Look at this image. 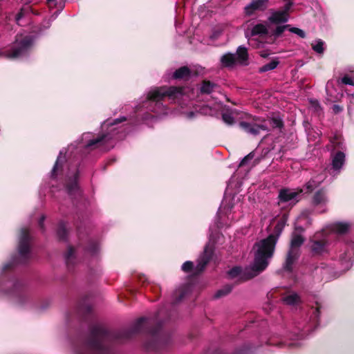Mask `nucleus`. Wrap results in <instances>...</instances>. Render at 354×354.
I'll return each instance as SVG.
<instances>
[{
  "label": "nucleus",
  "instance_id": "nucleus-15",
  "mask_svg": "<svg viewBox=\"0 0 354 354\" xmlns=\"http://www.w3.org/2000/svg\"><path fill=\"white\" fill-rule=\"evenodd\" d=\"M345 156L342 152H338L333 159V168L339 169L344 162Z\"/></svg>",
  "mask_w": 354,
  "mask_h": 354
},
{
  "label": "nucleus",
  "instance_id": "nucleus-26",
  "mask_svg": "<svg viewBox=\"0 0 354 354\" xmlns=\"http://www.w3.org/2000/svg\"><path fill=\"white\" fill-rule=\"evenodd\" d=\"M319 185V183H316L314 180H311L308 181L306 184V188L307 189L308 192H310L313 191L316 187H317Z\"/></svg>",
  "mask_w": 354,
  "mask_h": 354
},
{
  "label": "nucleus",
  "instance_id": "nucleus-7",
  "mask_svg": "<svg viewBox=\"0 0 354 354\" xmlns=\"http://www.w3.org/2000/svg\"><path fill=\"white\" fill-rule=\"evenodd\" d=\"M290 6V3H287L283 10L273 12L268 19L270 22L276 24L286 22L288 19V10Z\"/></svg>",
  "mask_w": 354,
  "mask_h": 354
},
{
  "label": "nucleus",
  "instance_id": "nucleus-47",
  "mask_svg": "<svg viewBox=\"0 0 354 354\" xmlns=\"http://www.w3.org/2000/svg\"><path fill=\"white\" fill-rule=\"evenodd\" d=\"M84 136H89V133H85Z\"/></svg>",
  "mask_w": 354,
  "mask_h": 354
},
{
  "label": "nucleus",
  "instance_id": "nucleus-42",
  "mask_svg": "<svg viewBox=\"0 0 354 354\" xmlns=\"http://www.w3.org/2000/svg\"><path fill=\"white\" fill-rule=\"evenodd\" d=\"M146 320L145 318H140L138 320V323H137V325H138V330L139 329V326L142 323L144 322Z\"/></svg>",
  "mask_w": 354,
  "mask_h": 354
},
{
  "label": "nucleus",
  "instance_id": "nucleus-17",
  "mask_svg": "<svg viewBox=\"0 0 354 354\" xmlns=\"http://www.w3.org/2000/svg\"><path fill=\"white\" fill-rule=\"evenodd\" d=\"M325 249V243L319 241H315L311 245L312 251L317 254H322Z\"/></svg>",
  "mask_w": 354,
  "mask_h": 354
},
{
  "label": "nucleus",
  "instance_id": "nucleus-10",
  "mask_svg": "<svg viewBox=\"0 0 354 354\" xmlns=\"http://www.w3.org/2000/svg\"><path fill=\"white\" fill-rule=\"evenodd\" d=\"M268 0H252V2L245 7L247 15H251L255 10H263L268 6Z\"/></svg>",
  "mask_w": 354,
  "mask_h": 354
},
{
  "label": "nucleus",
  "instance_id": "nucleus-11",
  "mask_svg": "<svg viewBox=\"0 0 354 354\" xmlns=\"http://www.w3.org/2000/svg\"><path fill=\"white\" fill-rule=\"evenodd\" d=\"M328 199L325 192L323 190H319L313 196V204L315 206L323 205H325Z\"/></svg>",
  "mask_w": 354,
  "mask_h": 354
},
{
  "label": "nucleus",
  "instance_id": "nucleus-3",
  "mask_svg": "<svg viewBox=\"0 0 354 354\" xmlns=\"http://www.w3.org/2000/svg\"><path fill=\"white\" fill-rule=\"evenodd\" d=\"M180 92L181 90L176 87H170L167 88L165 87L155 88L149 92L147 97L149 100L158 102L166 95L171 97L176 93H180Z\"/></svg>",
  "mask_w": 354,
  "mask_h": 354
},
{
  "label": "nucleus",
  "instance_id": "nucleus-41",
  "mask_svg": "<svg viewBox=\"0 0 354 354\" xmlns=\"http://www.w3.org/2000/svg\"><path fill=\"white\" fill-rule=\"evenodd\" d=\"M59 159V158H57V161H56V162H55V165H54V167H53V170H52V175H53V176L55 174V171H56V170H57V169Z\"/></svg>",
  "mask_w": 354,
  "mask_h": 354
},
{
  "label": "nucleus",
  "instance_id": "nucleus-9",
  "mask_svg": "<svg viewBox=\"0 0 354 354\" xmlns=\"http://www.w3.org/2000/svg\"><path fill=\"white\" fill-rule=\"evenodd\" d=\"M19 251L21 255H25L29 251L28 231L26 229H22L21 230Z\"/></svg>",
  "mask_w": 354,
  "mask_h": 354
},
{
  "label": "nucleus",
  "instance_id": "nucleus-20",
  "mask_svg": "<svg viewBox=\"0 0 354 354\" xmlns=\"http://www.w3.org/2000/svg\"><path fill=\"white\" fill-rule=\"evenodd\" d=\"M267 33V27L264 24H257L252 30V35H264Z\"/></svg>",
  "mask_w": 354,
  "mask_h": 354
},
{
  "label": "nucleus",
  "instance_id": "nucleus-8",
  "mask_svg": "<svg viewBox=\"0 0 354 354\" xmlns=\"http://www.w3.org/2000/svg\"><path fill=\"white\" fill-rule=\"evenodd\" d=\"M302 192V189H283L279 192V198L281 202H290L296 199L297 196Z\"/></svg>",
  "mask_w": 354,
  "mask_h": 354
},
{
  "label": "nucleus",
  "instance_id": "nucleus-6",
  "mask_svg": "<svg viewBox=\"0 0 354 354\" xmlns=\"http://www.w3.org/2000/svg\"><path fill=\"white\" fill-rule=\"evenodd\" d=\"M31 39L28 37H25L23 39H20L19 37L16 39L15 46L12 52L8 55L10 58H16L19 57L24 52H25L31 44Z\"/></svg>",
  "mask_w": 354,
  "mask_h": 354
},
{
  "label": "nucleus",
  "instance_id": "nucleus-13",
  "mask_svg": "<svg viewBox=\"0 0 354 354\" xmlns=\"http://www.w3.org/2000/svg\"><path fill=\"white\" fill-rule=\"evenodd\" d=\"M236 59L241 64H245L248 59V50L245 47L239 46L237 49Z\"/></svg>",
  "mask_w": 354,
  "mask_h": 354
},
{
  "label": "nucleus",
  "instance_id": "nucleus-25",
  "mask_svg": "<svg viewBox=\"0 0 354 354\" xmlns=\"http://www.w3.org/2000/svg\"><path fill=\"white\" fill-rule=\"evenodd\" d=\"M223 120L225 123L231 125L234 124V119L232 116V113L230 112L224 113L222 115Z\"/></svg>",
  "mask_w": 354,
  "mask_h": 354
},
{
  "label": "nucleus",
  "instance_id": "nucleus-40",
  "mask_svg": "<svg viewBox=\"0 0 354 354\" xmlns=\"http://www.w3.org/2000/svg\"><path fill=\"white\" fill-rule=\"evenodd\" d=\"M65 234V229L62 227L58 231V234L60 236V238H64V235Z\"/></svg>",
  "mask_w": 354,
  "mask_h": 354
},
{
  "label": "nucleus",
  "instance_id": "nucleus-33",
  "mask_svg": "<svg viewBox=\"0 0 354 354\" xmlns=\"http://www.w3.org/2000/svg\"><path fill=\"white\" fill-rule=\"evenodd\" d=\"M77 187V182H76V177L75 178L74 180L71 183V185H68L67 187L68 191L69 193H71L73 190H75Z\"/></svg>",
  "mask_w": 354,
  "mask_h": 354
},
{
  "label": "nucleus",
  "instance_id": "nucleus-34",
  "mask_svg": "<svg viewBox=\"0 0 354 354\" xmlns=\"http://www.w3.org/2000/svg\"><path fill=\"white\" fill-rule=\"evenodd\" d=\"M342 82L344 84L353 85V81L348 76H345L342 79Z\"/></svg>",
  "mask_w": 354,
  "mask_h": 354
},
{
  "label": "nucleus",
  "instance_id": "nucleus-21",
  "mask_svg": "<svg viewBox=\"0 0 354 354\" xmlns=\"http://www.w3.org/2000/svg\"><path fill=\"white\" fill-rule=\"evenodd\" d=\"M283 301L288 305H295L299 301V297L296 293H292L284 297Z\"/></svg>",
  "mask_w": 354,
  "mask_h": 354
},
{
  "label": "nucleus",
  "instance_id": "nucleus-29",
  "mask_svg": "<svg viewBox=\"0 0 354 354\" xmlns=\"http://www.w3.org/2000/svg\"><path fill=\"white\" fill-rule=\"evenodd\" d=\"M193 267V263L192 261H186L182 266V269L185 272H189Z\"/></svg>",
  "mask_w": 354,
  "mask_h": 354
},
{
  "label": "nucleus",
  "instance_id": "nucleus-16",
  "mask_svg": "<svg viewBox=\"0 0 354 354\" xmlns=\"http://www.w3.org/2000/svg\"><path fill=\"white\" fill-rule=\"evenodd\" d=\"M210 251L208 252L207 247L205 248L204 251V257H202L201 260L198 261V263L196 266V270L199 272L202 271L207 262L209 261Z\"/></svg>",
  "mask_w": 354,
  "mask_h": 354
},
{
  "label": "nucleus",
  "instance_id": "nucleus-4",
  "mask_svg": "<svg viewBox=\"0 0 354 354\" xmlns=\"http://www.w3.org/2000/svg\"><path fill=\"white\" fill-rule=\"evenodd\" d=\"M241 128L246 133L257 136L261 131L268 130V126L265 121L258 122L257 120L253 119L252 121H243L239 124Z\"/></svg>",
  "mask_w": 354,
  "mask_h": 354
},
{
  "label": "nucleus",
  "instance_id": "nucleus-24",
  "mask_svg": "<svg viewBox=\"0 0 354 354\" xmlns=\"http://www.w3.org/2000/svg\"><path fill=\"white\" fill-rule=\"evenodd\" d=\"M313 49L318 53H322L324 52V42L321 40H317L315 44H312Z\"/></svg>",
  "mask_w": 354,
  "mask_h": 354
},
{
  "label": "nucleus",
  "instance_id": "nucleus-1",
  "mask_svg": "<svg viewBox=\"0 0 354 354\" xmlns=\"http://www.w3.org/2000/svg\"><path fill=\"white\" fill-rule=\"evenodd\" d=\"M287 220V216L283 215L278 221L274 227V233L254 244L253 247V251L255 252L254 270L263 271L268 266V259L273 255L276 243Z\"/></svg>",
  "mask_w": 354,
  "mask_h": 354
},
{
  "label": "nucleus",
  "instance_id": "nucleus-46",
  "mask_svg": "<svg viewBox=\"0 0 354 354\" xmlns=\"http://www.w3.org/2000/svg\"><path fill=\"white\" fill-rule=\"evenodd\" d=\"M316 313H317V314L319 313V307H317L316 309Z\"/></svg>",
  "mask_w": 354,
  "mask_h": 354
},
{
  "label": "nucleus",
  "instance_id": "nucleus-31",
  "mask_svg": "<svg viewBox=\"0 0 354 354\" xmlns=\"http://www.w3.org/2000/svg\"><path fill=\"white\" fill-rule=\"evenodd\" d=\"M289 27L288 25H286V26H278L277 28H276V30L274 32V35L278 37L279 36L283 31L284 30Z\"/></svg>",
  "mask_w": 354,
  "mask_h": 354
},
{
  "label": "nucleus",
  "instance_id": "nucleus-35",
  "mask_svg": "<svg viewBox=\"0 0 354 354\" xmlns=\"http://www.w3.org/2000/svg\"><path fill=\"white\" fill-rule=\"evenodd\" d=\"M272 126L274 127H281L282 126V122L279 119L273 118L272 120Z\"/></svg>",
  "mask_w": 354,
  "mask_h": 354
},
{
  "label": "nucleus",
  "instance_id": "nucleus-30",
  "mask_svg": "<svg viewBox=\"0 0 354 354\" xmlns=\"http://www.w3.org/2000/svg\"><path fill=\"white\" fill-rule=\"evenodd\" d=\"M253 158H254V154L252 153H250L248 155H247L246 156H245L243 158V160H241V162L239 164V167H242V166L245 165L248 160H252Z\"/></svg>",
  "mask_w": 354,
  "mask_h": 354
},
{
  "label": "nucleus",
  "instance_id": "nucleus-23",
  "mask_svg": "<svg viewBox=\"0 0 354 354\" xmlns=\"http://www.w3.org/2000/svg\"><path fill=\"white\" fill-rule=\"evenodd\" d=\"M232 290V287L230 286H226L223 287V288L218 290L214 295L215 298H220L223 296L227 295L228 293L230 292Z\"/></svg>",
  "mask_w": 354,
  "mask_h": 354
},
{
  "label": "nucleus",
  "instance_id": "nucleus-39",
  "mask_svg": "<svg viewBox=\"0 0 354 354\" xmlns=\"http://www.w3.org/2000/svg\"><path fill=\"white\" fill-rule=\"evenodd\" d=\"M48 6L51 8L55 6V0H47Z\"/></svg>",
  "mask_w": 354,
  "mask_h": 354
},
{
  "label": "nucleus",
  "instance_id": "nucleus-19",
  "mask_svg": "<svg viewBox=\"0 0 354 354\" xmlns=\"http://www.w3.org/2000/svg\"><path fill=\"white\" fill-rule=\"evenodd\" d=\"M189 74V70L187 67L183 66L176 70L174 73V77L175 79L183 78L188 76Z\"/></svg>",
  "mask_w": 354,
  "mask_h": 354
},
{
  "label": "nucleus",
  "instance_id": "nucleus-2",
  "mask_svg": "<svg viewBox=\"0 0 354 354\" xmlns=\"http://www.w3.org/2000/svg\"><path fill=\"white\" fill-rule=\"evenodd\" d=\"M304 241V239L301 235L294 234L292 236L290 243V248L284 265V269L286 271L291 272L292 270L293 264L299 255L298 248L302 245Z\"/></svg>",
  "mask_w": 354,
  "mask_h": 354
},
{
  "label": "nucleus",
  "instance_id": "nucleus-36",
  "mask_svg": "<svg viewBox=\"0 0 354 354\" xmlns=\"http://www.w3.org/2000/svg\"><path fill=\"white\" fill-rule=\"evenodd\" d=\"M102 140V138H99V139H96V140H90L86 145V147H91V146H93L98 142H100L101 140Z\"/></svg>",
  "mask_w": 354,
  "mask_h": 354
},
{
  "label": "nucleus",
  "instance_id": "nucleus-44",
  "mask_svg": "<svg viewBox=\"0 0 354 354\" xmlns=\"http://www.w3.org/2000/svg\"><path fill=\"white\" fill-rule=\"evenodd\" d=\"M124 120H125V118H121V119H120V120H119V119H118V120H117V122H121L124 121Z\"/></svg>",
  "mask_w": 354,
  "mask_h": 354
},
{
  "label": "nucleus",
  "instance_id": "nucleus-38",
  "mask_svg": "<svg viewBox=\"0 0 354 354\" xmlns=\"http://www.w3.org/2000/svg\"><path fill=\"white\" fill-rule=\"evenodd\" d=\"M24 9H21V11L16 16V21L18 22L24 17Z\"/></svg>",
  "mask_w": 354,
  "mask_h": 354
},
{
  "label": "nucleus",
  "instance_id": "nucleus-28",
  "mask_svg": "<svg viewBox=\"0 0 354 354\" xmlns=\"http://www.w3.org/2000/svg\"><path fill=\"white\" fill-rule=\"evenodd\" d=\"M310 104L312 108H313L315 111L319 112L321 110L320 105L317 100H310Z\"/></svg>",
  "mask_w": 354,
  "mask_h": 354
},
{
  "label": "nucleus",
  "instance_id": "nucleus-43",
  "mask_svg": "<svg viewBox=\"0 0 354 354\" xmlns=\"http://www.w3.org/2000/svg\"><path fill=\"white\" fill-rule=\"evenodd\" d=\"M73 250H72V249H70V250H69V251H68V254H67V257H66L68 259H69V257L73 254Z\"/></svg>",
  "mask_w": 354,
  "mask_h": 354
},
{
  "label": "nucleus",
  "instance_id": "nucleus-27",
  "mask_svg": "<svg viewBox=\"0 0 354 354\" xmlns=\"http://www.w3.org/2000/svg\"><path fill=\"white\" fill-rule=\"evenodd\" d=\"M289 30L291 32L297 35L299 37H300L301 38H304L306 37V34H305L304 31L298 28H290Z\"/></svg>",
  "mask_w": 354,
  "mask_h": 354
},
{
  "label": "nucleus",
  "instance_id": "nucleus-32",
  "mask_svg": "<svg viewBox=\"0 0 354 354\" xmlns=\"http://www.w3.org/2000/svg\"><path fill=\"white\" fill-rule=\"evenodd\" d=\"M201 113L205 115H213L214 113L212 109L208 106L203 107L201 109Z\"/></svg>",
  "mask_w": 354,
  "mask_h": 354
},
{
  "label": "nucleus",
  "instance_id": "nucleus-45",
  "mask_svg": "<svg viewBox=\"0 0 354 354\" xmlns=\"http://www.w3.org/2000/svg\"><path fill=\"white\" fill-rule=\"evenodd\" d=\"M44 217H42V218H41V220L39 221V225H41V227H42V223H43V221H44Z\"/></svg>",
  "mask_w": 354,
  "mask_h": 354
},
{
  "label": "nucleus",
  "instance_id": "nucleus-12",
  "mask_svg": "<svg viewBox=\"0 0 354 354\" xmlns=\"http://www.w3.org/2000/svg\"><path fill=\"white\" fill-rule=\"evenodd\" d=\"M350 225L347 223L337 222L331 225L330 230L338 234H342L348 232Z\"/></svg>",
  "mask_w": 354,
  "mask_h": 354
},
{
  "label": "nucleus",
  "instance_id": "nucleus-22",
  "mask_svg": "<svg viewBox=\"0 0 354 354\" xmlns=\"http://www.w3.org/2000/svg\"><path fill=\"white\" fill-rule=\"evenodd\" d=\"M215 86V84L211 83L209 81H204L201 88V91L202 93H210L213 91Z\"/></svg>",
  "mask_w": 354,
  "mask_h": 354
},
{
  "label": "nucleus",
  "instance_id": "nucleus-5",
  "mask_svg": "<svg viewBox=\"0 0 354 354\" xmlns=\"http://www.w3.org/2000/svg\"><path fill=\"white\" fill-rule=\"evenodd\" d=\"M254 255L255 256L254 252ZM254 263L255 259H254V263L251 267L247 268L244 270H243L240 267H235L231 269L228 274L232 278L239 277L241 280H248L258 275L261 272L254 270Z\"/></svg>",
  "mask_w": 354,
  "mask_h": 354
},
{
  "label": "nucleus",
  "instance_id": "nucleus-18",
  "mask_svg": "<svg viewBox=\"0 0 354 354\" xmlns=\"http://www.w3.org/2000/svg\"><path fill=\"white\" fill-rule=\"evenodd\" d=\"M279 61L275 59L270 62L269 63L263 65L259 68V72L264 73L274 69L279 65Z\"/></svg>",
  "mask_w": 354,
  "mask_h": 354
},
{
  "label": "nucleus",
  "instance_id": "nucleus-14",
  "mask_svg": "<svg viewBox=\"0 0 354 354\" xmlns=\"http://www.w3.org/2000/svg\"><path fill=\"white\" fill-rule=\"evenodd\" d=\"M221 62L224 66H232L236 62V55L227 53L222 56Z\"/></svg>",
  "mask_w": 354,
  "mask_h": 354
},
{
  "label": "nucleus",
  "instance_id": "nucleus-37",
  "mask_svg": "<svg viewBox=\"0 0 354 354\" xmlns=\"http://www.w3.org/2000/svg\"><path fill=\"white\" fill-rule=\"evenodd\" d=\"M332 109H333V111L335 113H338L341 112L343 109L342 107H341L339 105H337V104L333 105Z\"/></svg>",
  "mask_w": 354,
  "mask_h": 354
}]
</instances>
